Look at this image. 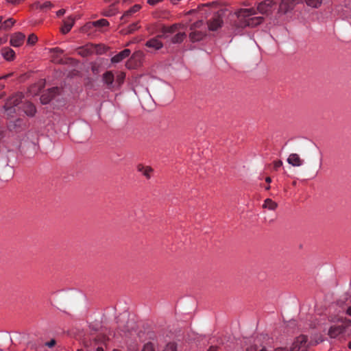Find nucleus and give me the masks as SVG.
I'll return each instance as SVG.
<instances>
[{
	"instance_id": "nucleus-28",
	"label": "nucleus",
	"mask_w": 351,
	"mask_h": 351,
	"mask_svg": "<svg viewBox=\"0 0 351 351\" xmlns=\"http://www.w3.org/2000/svg\"><path fill=\"white\" fill-rule=\"evenodd\" d=\"M125 77V74L124 73H119L116 77L115 85L117 84L118 86H120L123 83Z\"/></svg>"
},
{
	"instance_id": "nucleus-10",
	"label": "nucleus",
	"mask_w": 351,
	"mask_h": 351,
	"mask_svg": "<svg viewBox=\"0 0 351 351\" xmlns=\"http://www.w3.org/2000/svg\"><path fill=\"white\" fill-rule=\"evenodd\" d=\"M136 169L147 179H150L154 172V169L151 167L145 166L143 164H138L136 167Z\"/></svg>"
},
{
	"instance_id": "nucleus-15",
	"label": "nucleus",
	"mask_w": 351,
	"mask_h": 351,
	"mask_svg": "<svg viewBox=\"0 0 351 351\" xmlns=\"http://www.w3.org/2000/svg\"><path fill=\"white\" fill-rule=\"evenodd\" d=\"M287 162L294 167H300L303 164V160L297 154H291L287 158Z\"/></svg>"
},
{
	"instance_id": "nucleus-40",
	"label": "nucleus",
	"mask_w": 351,
	"mask_h": 351,
	"mask_svg": "<svg viewBox=\"0 0 351 351\" xmlns=\"http://www.w3.org/2000/svg\"><path fill=\"white\" fill-rule=\"evenodd\" d=\"M65 13V10L64 9H61V10H59L57 12H56V14L58 16H62Z\"/></svg>"
},
{
	"instance_id": "nucleus-8",
	"label": "nucleus",
	"mask_w": 351,
	"mask_h": 351,
	"mask_svg": "<svg viewBox=\"0 0 351 351\" xmlns=\"http://www.w3.org/2000/svg\"><path fill=\"white\" fill-rule=\"evenodd\" d=\"M25 38V36L23 33H15L11 36L10 44L15 47H20L23 44Z\"/></svg>"
},
{
	"instance_id": "nucleus-23",
	"label": "nucleus",
	"mask_w": 351,
	"mask_h": 351,
	"mask_svg": "<svg viewBox=\"0 0 351 351\" xmlns=\"http://www.w3.org/2000/svg\"><path fill=\"white\" fill-rule=\"evenodd\" d=\"M263 206V208H267L269 210H274L277 208L278 204L272 199L267 198L265 200Z\"/></svg>"
},
{
	"instance_id": "nucleus-51",
	"label": "nucleus",
	"mask_w": 351,
	"mask_h": 351,
	"mask_svg": "<svg viewBox=\"0 0 351 351\" xmlns=\"http://www.w3.org/2000/svg\"><path fill=\"white\" fill-rule=\"evenodd\" d=\"M77 351H83L82 350H78Z\"/></svg>"
},
{
	"instance_id": "nucleus-38",
	"label": "nucleus",
	"mask_w": 351,
	"mask_h": 351,
	"mask_svg": "<svg viewBox=\"0 0 351 351\" xmlns=\"http://www.w3.org/2000/svg\"><path fill=\"white\" fill-rule=\"evenodd\" d=\"M56 344V341L54 339H51L50 341L46 343V346L49 348H52Z\"/></svg>"
},
{
	"instance_id": "nucleus-13",
	"label": "nucleus",
	"mask_w": 351,
	"mask_h": 351,
	"mask_svg": "<svg viewBox=\"0 0 351 351\" xmlns=\"http://www.w3.org/2000/svg\"><path fill=\"white\" fill-rule=\"evenodd\" d=\"M50 52L55 53L53 57V61L56 63L58 64H64V61L62 58L60 57V54H62L64 53V50L59 48V47H55L50 49Z\"/></svg>"
},
{
	"instance_id": "nucleus-31",
	"label": "nucleus",
	"mask_w": 351,
	"mask_h": 351,
	"mask_svg": "<svg viewBox=\"0 0 351 351\" xmlns=\"http://www.w3.org/2000/svg\"><path fill=\"white\" fill-rule=\"evenodd\" d=\"M143 57V53L141 51H137L133 53L130 58V61H140Z\"/></svg>"
},
{
	"instance_id": "nucleus-34",
	"label": "nucleus",
	"mask_w": 351,
	"mask_h": 351,
	"mask_svg": "<svg viewBox=\"0 0 351 351\" xmlns=\"http://www.w3.org/2000/svg\"><path fill=\"white\" fill-rule=\"evenodd\" d=\"M142 351H155L154 345L152 343H146L144 346Z\"/></svg>"
},
{
	"instance_id": "nucleus-6",
	"label": "nucleus",
	"mask_w": 351,
	"mask_h": 351,
	"mask_svg": "<svg viewBox=\"0 0 351 351\" xmlns=\"http://www.w3.org/2000/svg\"><path fill=\"white\" fill-rule=\"evenodd\" d=\"M206 34V29L191 30L189 37L191 42L195 43L202 40Z\"/></svg>"
},
{
	"instance_id": "nucleus-43",
	"label": "nucleus",
	"mask_w": 351,
	"mask_h": 351,
	"mask_svg": "<svg viewBox=\"0 0 351 351\" xmlns=\"http://www.w3.org/2000/svg\"><path fill=\"white\" fill-rule=\"evenodd\" d=\"M265 181L267 182V183H270L271 182V179L270 177H267L266 179H265Z\"/></svg>"
},
{
	"instance_id": "nucleus-2",
	"label": "nucleus",
	"mask_w": 351,
	"mask_h": 351,
	"mask_svg": "<svg viewBox=\"0 0 351 351\" xmlns=\"http://www.w3.org/2000/svg\"><path fill=\"white\" fill-rule=\"evenodd\" d=\"M217 5V3L213 2L203 5L201 8V11L205 14H213V16L206 22L208 30L212 32L217 31L223 24L224 11L219 9Z\"/></svg>"
},
{
	"instance_id": "nucleus-17",
	"label": "nucleus",
	"mask_w": 351,
	"mask_h": 351,
	"mask_svg": "<svg viewBox=\"0 0 351 351\" xmlns=\"http://www.w3.org/2000/svg\"><path fill=\"white\" fill-rule=\"evenodd\" d=\"M23 110L25 113L30 117H32L36 113V108L35 106L30 102H25L23 104Z\"/></svg>"
},
{
	"instance_id": "nucleus-48",
	"label": "nucleus",
	"mask_w": 351,
	"mask_h": 351,
	"mask_svg": "<svg viewBox=\"0 0 351 351\" xmlns=\"http://www.w3.org/2000/svg\"><path fill=\"white\" fill-rule=\"evenodd\" d=\"M3 43V40L1 38H0V45Z\"/></svg>"
},
{
	"instance_id": "nucleus-30",
	"label": "nucleus",
	"mask_w": 351,
	"mask_h": 351,
	"mask_svg": "<svg viewBox=\"0 0 351 351\" xmlns=\"http://www.w3.org/2000/svg\"><path fill=\"white\" fill-rule=\"evenodd\" d=\"M139 26L138 25V23H134L128 26L127 30H125V34H132L135 30L138 29Z\"/></svg>"
},
{
	"instance_id": "nucleus-49",
	"label": "nucleus",
	"mask_w": 351,
	"mask_h": 351,
	"mask_svg": "<svg viewBox=\"0 0 351 351\" xmlns=\"http://www.w3.org/2000/svg\"><path fill=\"white\" fill-rule=\"evenodd\" d=\"M2 20H3V17L0 16V23L2 22Z\"/></svg>"
},
{
	"instance_id": "nucleus-45",
	"label": "nucleus",
	"mask_w": 351,
	"mask_h": 351,
	"mask_svg": "<svg viewBox=\"0 0 351 351\" xmlns=\"http://www.w3.org/2000/svg\"><path fill=\"white\" fill-rule=\"evenodd\" d=\"M96 351H104V349L101 347H98L96 350Z\"/></svg>"
},
{
	"instance_id": "nucleus-39",
	"label": "nucleus",
	"mask_w": 351,
	"mask_h": 351,
	"mask_svg": "<svg viewBox=\"0 0 351 351\" xmlns=\"http://www.w3.org/2000/svg\"><path fill=\"white\" fill-rule=\"evenodd\" d=\"M8 3L16 5L22 2L23 0H6Z\"/></svg>"
},
{
	"instance_id": "nucleus-32",
	"label": "nucleus",
	"mask_w": 351,
	"mask_h": 351,
	"mask_svg": "<svg viewBox=\"0 0 351 351\" xmlns=\"http://www.w3.org/2000/svg\"><path fill=\"white\" fill-rule=\"evenodd\" d=\"M37 40H38L37 36L35 34H32L28 36L27 43L28 45H33L36 43Z\"/></svg>"
},
{
	"instance_id": "nucleus-14",
	"label": "nucleus",
	"mask_w": 351,
	"mask_h": 351,
	"mask_svg": "<svg viewBox=\"0 0 351 351\" xmlns=\"http://www.w3.org/2000/svg\"><path fill=\"white\" fill-rule=\"evenodd\" d=\"M130 55V50L128 49H125L122 51L119 52L118 54L113 56L111 59V61L112 63H119L125 58L128 57Z\"/></svg>"
},
{
	"instance_id": "nucleus-36",
	"label": "nucleus",
	"mask_w": 351,
	"mask_h": 351,
	"mask_svg": "<svg viewBox=\"0 0 351 351\" xmlns=\"http://www.w3.org/2000/svg\"><path fill=\"white\" fill-rule=\"evenodd\" d=\"M288 1L290 2V3H291V5H293V8L295 7V5L296 4H298L303 1V0H288Z\"/></svg>"
},
{
	"instance_id": "nucleus-5",
	"label": "nucleus",
	"mask_w": 351,
	"mask_h": 351,
	"mask_svg": "<svg viewBox=\"0 0 351 351\" xmlns=\"http://www.w3.org/2000/svg\"><path fill=\"white\" fill-rule=\"evenodd\" d=\"M60 89L58 87L49 88L47 93H43L40 97L41 103L48 104L56 95L59 94Z\"/></svg>"
},
{
	"instance_id": "nucleus-19",
	"label": "nucleus",
	"mask_w": 351,
	"mask_h": 351,
	"mask_svg": "<svg viewBox=\"0 0 351 351\" xmlns=\"http://www.w3.org/2000/svg\"><path fill=\"white\" fill-rule=\"evenodd\" d=\"M1 52L3 57L8 61L13 60L15 56L14 50L9 47L3 48Z\"/></svg>"
},
{
	"instance_id": "nucleus-46",
	"label": "nucleus",
	"mask_w": 351,
	"mask_h": 351,
	"mask_svg": "<svg viewBox=\"0 0 351 351\" xmlns=\"http://www.w3.org/2000/svg\"><path fill=\"white\" fill-rule=\"evenodd\" d=\"M180 0H171V2L173 3V4H176L177 3L178 1H180Z\"/></svg>"
},
{
	"instance_id": "nucleus-50",
	"label": "nucleus",
	"mask_w": 351,
	"mask_h": 351,
	"mask_svg": "<svg viewBox=\"0 0 351 351\" xmlns=\"http://www.w3.org/2000/svg\"><path fill=\"white\" fill-rule=\"evenodd\" d=\"M269 189H270V186H267V187H266V190H269Z\"/></svg>"
},
{
	"instance_id": "nucleus-27",
	"label": "nucleus",
	"mask_w": 351,
	"mask_h": 351,
	"mask_svg": "<svg viewBox=\"0 0 351 351\" xmlns=\"http://www.w3.org/2000/svg\"><path fill=\"white\" fill-rule=\"evenodd\" d=\"M116 13V8L114 7V3H112L110 5L109 8L106 10H105L103 12V14L106 16H111L114 15Z\"/></svg>"
},
{
	"instance_id": "nucleus-7",
	"label": "nucleus",
	"mask_w": 351,
	"mask_h": 351,
	"mask_svg": "<svg viewBox=\"0 0 351 351\" xmlns=\"http://www.w3.org/2000/svg\"><path fill=\"white\" fill-rule=\"evenodd\" d=\"M345 329H346V326L343 324H335V325L330 326V328H329L328 335L331 338H336V337H339L341 334L344 332Z\"/></svg>"
},
{
	"instance_id": "nucleus-9",
	"label": "nucleus",
	"mask_w": 351,
	"mask_h": 351,
	"mask_svg": "<svg viewBox=\"0 0 351 351\" xmlns=\"http://www.w3.org/2000/svg\"><path fill=\"white\" fill-rule=\"evenodd\" d=\"M103 81L106 84L108 88L113 89L114 88V76L112 71H106L103 74Z\"/></svg>"
},
{
	"instance_id": "nucleus-26",
	"label": "nucleus",
	"mask_w": 351,
	"mask_h": 351,
	"mask_svg": "<svg viewBox=\"0 0 351 351\" xmlns=\"http://www.w3.org/2000/svg\"><path fill=\"white\" fill-rule=\"evenodd\" d=\"M304 1L307 5L314 8H319L322 5V1H323V0H304Z\"/></svg>"
},
{
	"instance_id": "nucleus-35",
	"label": "nucleus",
	"mask_w": 351,
	"mask_h": 351,
	"mask_svg": "<svg viewBox=\"0 0 351 351\" xmlns=\"http://www.w3.org/2000/svg\"><path fill=\"white\" fill-rule=\"evenodd\" d=\"M282 165V162L280 160H275L274 162V169L275 171H278V169Z\"/></svg>"
},
{
	"instance_id": "nucleus-33",
	"label": "nucleus",
	"mask_w": 351,
	"mask_h": 351,
	"mask_svg": "<svg viewBox=\"0 0 351 351\" xmlns=\"http://www.w3.org/2000/svg\"><path fill=\"white\" fill-rule=\"evenodd\" d=\"M52 7V3L50 1H46L42 4H40L39 8L40 10L50 9Z\"/></svg>"
},
{
	"instance_id": "nucleus-24",
	"label": "nucleus",
	"mask_w": 351,
	"mask_h": 351,
	"mask_svg": "<svg viewBox=\"0 0 351 351\" xmlns=\"http://www.w3.org/2000/svg\"><path fill=\"white\" fill-rule=\"evenodd\" d=\"M14 23L15 21L13 20V19L10 18L5 20L3 23H0V29L4 30L9 29L13 26Z\"/></svg>"
},
{
	"instance_id": "nucleus-18",
	"label": "nucleus",
	"mask_w": 351,
	"mask_h": 351,
	"mask_svg": "<svg viewBox=\"0 0 351 351\" xmlns=\"http://www.w3.org/2000/svg\"><path fill=\"white\" fill-rule=\"evenodd\" d=\"M145 46L149 48L159 49L162 48V43L158 38H152L146 42Z\"/></svg>"
},
{
	"instance_id": "nucleus-37",
	"label": "nucleus",
	"mask_w": 351,
	"mask_h": 351,
	"mask_svg": "<svg viewBox=\"0 0 351 351\" xmlns=\"http://www.w3.org/2000/svg\"><path fill=\"white\" fill-rule=\"evenodd\" d=\"M162 1V0H147V3L149 5H154Z\"/></svg>"
},
{
	"instance_id": "nucleus-4",
	"label": "nucleus",
	"mask_w": 351,
	"mask_h": 351,
	"mask_svg": "<svg viewBox=\"0 0 351 351\" xmlns=\"http://www.w3.org/2000/svg\"><path fill=\"white\" fill-rule=\"evenodd\" d=\"M184 25L181 23H174L171 26H163L162 27V35L160 37L167 38L168 34H173L178 31L180 29H183Z\"/></svg>"
},
{
	"instance_id": "nucleus-12",
	"label": "nucleus",
	"mask_w": 351,
	"mask_h": 351,
	"mask_svg": "<svg viewBox=\"0 0 351 351\" xmlns=\"http://www.w3.org/2000/svg\"><path fill=\"white\" fill-rule=\"evenodd\" d=\"M75 23V19L69 16L66 18L63 22V26L61 28V32L62 34H67L72 28Z\"/></svg>"
},
{
	"instance_id": "nucleus-20",
	"label": "nucleus",
	"mask_w": 351,
	"mask_h": 351,
	"mask_svg": "<svg viewBox=\"0 0 351 351\" xmlns=\"http://www.w3.org/2000/svg\"><path fill=\"white\" fill-rule=\"evenodd\" d=\"M88 25L90 27H97L98 29H101L103 27L108 26L109 25V22L106 19H99V20H97V21H92V22L89 23L88 24Z\"/></svg>"
},
{
	"instance_id": "nucleus-47",
	"label": "nucleus",
	"mask_w": 351,
	"mask_h": 351,
	"mask_svg": "<svg viewBox=\"0 0 351 351\" xmlns=\"http://www.w3.org/2000/svg\"><path fill=\"white\" fill-rule=\"evenodd\" d=\"M348 348H349L350 349H351V341H350V342H349V343H348Z\"/></svg>"
},
{
	"instance_id": "nucleus-44",
	"label": "nucleus",
	"mask_w": 351,
	"mask_h": 351,
	"mask_svg": "<svg viewBox=\"0 0 351 351\" xmlns=\"http://www.w3.org/2000/svg\"><path fill=\"white\" fill-rule=\"evenodd\" d=\"M12 75V73H10V74L3 76L1 78L5 79V78H8V77L11 76Z\"/></svg>"
},
{
	"instance_id": "nucleus-3",
	"label": "nucleus",
	"mask_w": 351,
	"mask_h": 351,
	"mask_svg": "<svg viewBox=\"0 0 351 351\" xmlns=\"http://www.w3.org/2000/svg\"><path fill=\"white\" fill-rule=\"evenodd\" d=\"M309 344L308 337L306 335H301L295 338L290 348V351H306Z\"/></svg>"
},
{
	"instance_id": "nucleus-41",
	"label": "nucleus",
	"mask_w": 351,
	"mask_h": 351,
	"mask_svg": "<svg viewBox=\"0 0 351 351\" xmlns=\"http://www.w3.org/2000/svg\"><path fill=\"white\" fill-rule=\"evenodd\" d=\"M276 351H288V350L284 348H278L276 349Z\"/></svg>"
},
{
	"instance_id": "nucleus-22",
	"label": "nucleus",
	"mask_w": 351,
	"mask_h": 351,
	"mask_svg": "<svg viewBox=\"0 0 351 351\" xmlns=\"http://www.w3.org/2000/svg\"><path fill=\"white\" fill-rule=\"evenodd\" d=\"M186 37V34L185 32H178L171 38V41L173 44L180 43Z\"/></svg>"
},
{
	"instance_id": "nucleus-25",
	"label": "nucleus",
	"mask_w": 351,
	"mask_h": 351,
	"mask_svg": "<svg viewBox=\"0 0 351 351\" xmlns=\"http://www.w3.org/2000/svg\"><path fill=\"white\" fill-rule=\"evenodd\" d=\"M206 29L202 20H199L190 25V30Z\"/></svg>"
},
{
	"instance_id": "nucleus-42",
	"label": "nucleus",
	"mask_w": 351,
	"mask_h": 351,
	"mask_svg": "<svg viewBox=\"0 0 351 351\" xmlns=\"http://www.w3.org/2000/svg\"><path fill=\"white\" fill-rule=\"evenodd\" d=\"M346 313H347V314H348L349 315H351V306L347 308V310H346Z\"/></svg>"
},
{
	"instance_id": "nucleus-1",
	"label": "nucleus",
	"mask_w": 351,
	"mask_h": 351,
	"mask_svg": "<svg viewBox=\"0 0 351 351\" xmlns=\"http://www.w3.org/2000/svg\"><path fill=\"white\" fill-rule=\"evenodd\" d=\"M277 0H265L258 3L257 8H242L235 12L237 20L234 22L235 27L244 28L246 27H254L260 25L263 21L262 16H254L257 11L263 14L269 13Z\"/></svg>"
},
{
	"instance_id": "nucleus-16",
	"label": "nucleus",
	"mask_w": 351,
	"mask_h": 351,
	"mask_svg": "<svg viewBox=\"0 0 351 351\" xmlns=\"http://www.w3.org/2000/svg\"><path fill=\"white\" fill-rule=\"evenodd\" d=\"M23 97V96L21 93H18L10 99L8 102V105L10 107H16L22 103Z\"/></svg>"
},
{
	"instance_id": "nucleus-29",
	"label": "nucleus",
	"mask_w": 351,
	"mask_h": 351,
	"mask_svg": "<svg viewBox=\"0 0 351 351\" xmlns=\"http://www.w3.org/2000/svg\"><path fill=\"white\" fill-rule=\"evenodd\" d=\"M160 351H177V346L174 343H169Z\"/></svg>"
},
{
	"instance_id": "nucleus-21",
	"label": "nucleus",
	"mask_w": 351,
	"mask_h": 351,
	"mask_svg": "<svg viewBox=\"0 0 351 351\" xmlns=\"http://www.w3.org/2000/svg\"><path fill=\"white\" fill-rule=\"evenodd\" d=\"M141 8V6L139 4L134 5L130 9L124 12L123 15L121 16V20H124L126 18L131 16L133 14L139 11Z\"/></svg>"
},
{
	"instance_id": "nucleus-11",
	"label": "nucleus",
	"mask_w": 351,
	"mask_h": 351,
	"mask_svg": "<svg viewBox=\"0 0 351 351\" xmlns=\"http://www.w3.org/2000/svg\"><path fill=\"white\" fill-rule=\"evenodd\" d=\"M280 1L278 12L282 14H286L287 12L293 9V5L288 0H277V3Z\"/></svg>"
}]
</instances>
